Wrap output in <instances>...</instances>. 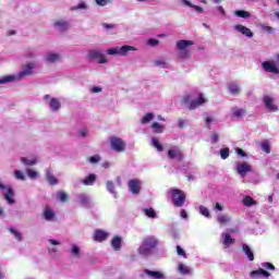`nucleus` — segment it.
Returning <instances> with one entry per match:
<instances>
[{
    "instance_id": "obj_32",
    "label": "nucleus",
    "mask_w": 279,
    "mask_h": 279,
    "mask_svg": "<svg viewBox=\"0 0 279 279\" xmlns=\"http://www.w3.org/2000/svg\"><path fill=\"white\" fill-rule=\"evenodd\" d=\"M228 89L230 90L231 95H239V93H241V88L236 83H231Z\"/></svg>"
},
{
    "instance_id": "obj_52",
    "label": "nucleus",
    "mask_w": 279,
    "mask_h": 279,
    "mask_svg": "<svg viewBox=\"0 0 279 279\" xmlns=\"http://www.w3.org/2000/svg\"><path fill=\"white\" fill-rule=\"evenodd\" d=\"M14 175L17 180H25V175L23 174V172H21V170H16L14 172Z\"/></svg>"
},
{
    "instance_id": "obj_1",
    "label": "nucleus",
    "mask_w": 279,
    "mask_h": 279,
    "mask_svg": "<svg viewBox=\"0 0 279 279\" xmlns=\"http://www.w3.org/2000/svg\"><path fill=\"white\" fill-rule=\"evenodd\" d=\"M170 194L172 195L173 206L177 208H182L186 202V194L180 189H172Z\"/></svg>"
},
{
    "instance_id": "obj_31",
    "label": "nucleus",
    "mask_w": 279,
    "mask_h": 279,
    "mask_svg": "<svg viewBox=\"0 0 279 279\" xmlns=\"http://www.w3.org/2000/svg\"><path fill=\"white\" fill-rule=\"evenodd\" d=\"M57 199L62 203L69 202V194L64 191H59L57 192Z\"/></svg>"
},
{
    "instance_id": "obj_58",
    "label": "nucleus",
    "mask_w": 279,
    "mask_h": 279,
    "mask_svg": "<svg viewBox=\"0 0 279 279\" xmlns=\"http://www.w3.org/2000/svg\"><path fill=\"white\" fill-rule=\"evenodd\" d=\"M181 5H185L186 8H193V3L189 0H180Z\"/></svg>"
},
{
    "instance_id": "obj_35",
    "label": "nucleus",
    "mask_w": 279,
    "mask_h": 279,
    "mask_svg": "<svg viewBox=\"0 0 279 279\" xmlns=\"http://www.w3.org/2000/svg\"><path fill=\"white\" fill-rule=\"evenodd\" d=\"M217 221L220 223V226H226V223H230V217L226 215H219L217 217Z\"/></svg>"
},
{
    "instance_id": "obj_38",
    "label": "nucleus",
    "mask_w": 279,
    "mask_h": 279,
    "mask_svg": "<svg viewBox=\"0 0 279 279\" xmlns=\"http://www.w3.org/2000/svg\"><path fill=\"white\" fill-rule=\"evenodd\" d=\"M14 80H16V77L14 75L2 76L0 78V84H8L10 82H14Z\"/></svg>"
},
{
    "instance_id": "obj_41",
    "label": "nucleus",
    "mask_w": 279,
    "mask_h": 279,
    "mask_svg": "<svg viewBox=\"0 0 279 279\" xmlns=\"http://www.w3.org/2000/svg\"><path fill=\"white\" fill-rule=\"evenodd\" d=\"M9 232H11V234H13L17 241H23V235L16 229L10 228Z\"/></svg>"
},
{
    "instance_id": "obj_42",
    "label": "nucleus",
    "mask_w": 279,
    "mask_h": 279,
    "mask_svg": "<svg viewBox=\"0 0 279 279\" xmlns=\"http://www.w3.org/2000/svg\"><path fill=\"white\" fill-rule=\"evenodd\" d=\"M220 156L222 158V160H226L227 158H229L230 156V148H222L220 149Z\"/></svg>"
},
{
    "instance_id": "obj_9",
    "label": "nucleus",
    "mask_w": 279,
    "mask_h": 279,
    "mask_svg": "<svg viewBox=\"0 0 279 279\" xmlns=\"http://www.w3.org/2000/svg\"><path fill=\"white\" fill-rule=\"evenodd\" d=\"M168 158H170V160L177 159L179 162H182V160H184V154H182L180 148L174 147L168 150Z\"/></svg>"
},
{
    "instance_id": "obj_15",
    "label": "nucleus",
    "mask_w": 279,
    "mask_h": 279,
    "mask_svg": "<svg viewBox=\"0 0 279 279\" xmlns=\"http://www.w3.org/2000/svg\"><path fill=\"white\" fill-rule=\"evenodd\" d=\"M234 28L240 32V34H243V36H247V38H253L254 33H252V29L247 28L246 26H243L241 24H238L234 26Z\"/></svg>"
},
{
    "instance_id": "obj_61",
    "label": "nucleus",
    "mask_w": 279,
    "mask_h": 279,
    "mask_svg": "<svg viewBox=\"0 0 279 279\" xmlns=\"http://www.w3.org/2000/svg\"><path fill=\"white\" fill-rule=\"evenodd\" d=\"M236 154H238V156L245 158V150H243L242 148H236Z\"/></svg>"
},
{
    "instance_id": "obj_4",
    "label": "nucleus",
    "mask_w": 279,
    "mask_h": 279,
    "mask_svg": "<svg viewBox=\"0 0 279 279\" xmlns=\"http://www.w3.org/2000/svg\"><path fill=\"white\" fill-rule=\"evenodd\" d=\"M110 145L111 149L113 151H118V154H121L122 151H125V142L121 140V137L118 136H111L110 137Z\"/></svg>"
},
{
    "instance_id": "obj_11",
    "label": "nucleus",
    "mask_w": 279,
    "mask_h": 279,
    "mask_svg": "<svg viewBox=\"0 0 279 279\" xmlns=\"http://www.w3.org/2000/svg\"><path fill=\"white\" fill-rule=\"evenodd\" d=\"M263 101L267 110L270 112H278V106L274 105V98L270 96H264Z\"/></svg>"
},
{
    "instance_id": "obj_29",
    "label": "nucleus",
    "mask_w": 279,
    "mask_h": 279,
    "mask_svg": "<svg viewBox=\"0 0 279 279\" xmlns=\"http://www.w3.org/2000/svg\"><path fill=\"white\" fill-rule=\"evenodd\" d=\"M138 252L142 256H149L151 254V248L142 243V245L138 248Z\"/></svg>"
},
{
    "instance_id": "obj_54",
    "label": "nucleus",
    "mask_w": 279,
    "mask_h": 279,
    "mask_svg": "<svg viewBox=\"0 0 279 279\" xmlns=\"http://www.w3.org/2000/svg\"><path fill=\"white\" fill-rule=\"evenodd\" d=\"M97 5H100V7H105V5H108V3H110V0H95Z\"/></svg>"
},
{
    "instance_id": "obj_53",
    "label": "nucleus",
    "mask_w": 279,
    "mask_h": 279,
    "mask_svg": "<svg viewBox=\"0 0 279 279\" xmlns=\"http://www.w3.org/2000/svg\"><path fill=\"white\" fill-rule=\"evenodd\" d=\"M260 27L264 32H267L268 34H271V32H274V27L271 26H266L265 24H262Z\"/></svg>"
},
{
    "instance_id": "obj_43",
    "label": "nucleus",
    "mask_w": 279,
    "mask_h": 279,
    "mask_svg": "<svg viewBox=\"0 0 279 279\" xmlns=\"http://www.w3.org/2000/svg\"><path fill=\"white\" fill-rule=\"evenodd\" d=\"M71 254H72V256H74V258H78V256H80V246H77L76 244H73Z\"/></svg>"
},
{
    "instance_id": "obj_28",
    "label": "nucleus",
    "mask_w": 279,
    "mask_h": 279,
    "mask_svg": "<svg viewBox=\"0 0 279 279\" xmlns=\"http://www.w3.org/2000/svg\"><path fill=\"white\" fill-rule=\"evenodd\" d=\"M151 128L155 134H162V132H165V125L158 122H153Z\"/></svg>"
},
{
    "instance_id": "obj_17",
    "label": "nucleus",
    "mask_w": 279,
    "mask_h": 279,
    "mask_svg": "<svg viewBox=\"0 0 279 279\" xmlns=\"http://www.w3.org/2000/svg\"><path fill=\"white\" fill-rule=\"evenodd\" d=\"M231 112H232V117H234L235 119H243V117L247 114V111L245 109H241L239 107L232 108Z\"/></svg>"
},
{
    "instance_id": "obj_16",
    "label": "nucleus",
    "mask_w": 279,
    "mask_h": 279,
    "mask_svg": "<svg viewBox=\"0 0 279 279\" xmlns=\"http://www.w3.org/2000/svg\"><path fill=\"white\" fill-rule=\"evenodd\" d=\"M143 244L146 245V247L154 250V247L158 246V240L154 236H149L143 240Z\"/></svg>"
},
{
    "instance_id": "obj_22",
    "label": "nucleus",
    "mask_w": 279,
    "mask_h": 279,
    "mask_svg": "<svg viewBox=\"0 0 279 279\" xmlns=\"http://www.w3.org/2000/svg\"><path fill=\"white\" fill-rule=\"evenodd\" d=\"M53 26L58 27V29H60V32H66V29H69V22H66L64 20H59L53 23Z\"/></svg>"
},
{
    "instance_id": "obj_18",
    "label": "nucleus",
    "mask_w": 279,
    "mask_h": 279,
    "mask_svg": "<svg viewBox=\"0 0 279 279\" xmlns=\"http://www.w3.org/2000/svg\"><path fill=\"white\" fill-rule=\"evenodd\" d=\"M49 108L52 110V112H58V110L62 108V104H60L58 98H51L49 101Z\"/></svg>"
},
{
    "instance_id": "obj_13",
    "label": "nucleus",
    "mask_w": 279,
    "mask_h": 279,
    "mask_svg": "<svg viewBox=\"0 0 279 279\" xmlns=\"http://www.w3.org/2000/svg\"><path fill=\"white\" fill-rule=\"evenodd\" d=\"M250 276L253 279L260 278V276H264V278H269V276H271V274L263 268H259L257 270H252L250 272Z\"/></svg>"
},
{
    "instance_id": "obj_6",
    "label": "nucleus",
    "mask_w": 279,
    "mask_h": 279,
    "mask_svg": "<svg viewBox=\"0 0 279 279\" xmlns=\"http://www.w3.org/2000/svg\"><path fill=\"white\" fill-rule=\"evenodd\" d=\"M88 59L89 60H98L99 64H106L108 62V59H106V56L101 53L99 50H90L88 52Z\"/></svg>"
},
{
    "instance_id": "obj_2",
    "label": "nucleus",
    "mask_w": 279,
    "mask_h": 279,
    "mask_svg": "<svg viewBox=\"0 0 279 279\" xmlns=\"http://www.w3.org/2000/svg\"><path fill=\"white\" fill-rule=\"evenodd\" d=\"M206 99L204 98V94H199L198 98L191 101L190 95H184L182 98L183 104H190L189 110H195L196 108H199V106H204L206 104Z\"/></svg>"
},
{
    "instance_id": "obj_12",
    "label": "nucleus",
    "mask_w": 279,
    "mask_h": 279,
    "mask_svg": "<svg viewBox=\"0 0 279 279\" xmlns=\"http://www.w3.org/2000/svg\"><path fill=\"white\" fill-rule=\"evenodd\" d=\"M106 239H108V232H106L101 229L95 230L94 241H96L97 243H104V241H106Z\"/></svg>"
},
{
    "instance_id": "obj_63",
    "label": "nucleus",
    "mask_w": 279,
    "mask_h": 279,
    "mask_svg": "<svg viewBox=\"0 0 279 279\" xmlns=\"http://www.w3.org/2000/svg\"><path fill=\"white\" fill-rule=\"evenodd\" d=\"M192 8H193L194 10H196L198 13L204 12V8H202V7H199V5L192 4Z\"/></svg>"
},
{
    "instance_id": "obj_30",
    "label": "nucleus",
    "mask_w": 279,
    "mask_h": 279,
    "mask_svg": "<svg viewBox=\"0 0 279 279\" xmlns=\"http://www.w3.org/2000/svg\"><path fill=\"white\" fill-rule=\"evenodd\" d=\"M144 274H146V276H150L151 278H155V279L162 278V272H160V271H154V270L145 269Z\"/></svg>"
},
{
    "instance_id": "obj_27",
    "label": "nucleus",
    "mask_w": 279,
    "mask_h": 279,
    "mask_svg": "<svg viewBox=\"0 0 279 279\" xmlns=\"http://www.w3.org/2000/svg\"><path fill=\"white\" fill-rule=\"evenodd\" d=\"M242 204L243 206L250 207V206H256V204L258 203L254 201L252 196H244V198L242 199Z\"/></svg>"
},
{
    "instance_id": "obj_49",
    "label": "nucleus",
    "mask_w": 279,
    "mask_h": 279,
    "mask_svg": "<svg viewBox=\"0 0 279 279\" xmlns=\"http://www.w3.org/2000/svg\"><path fill=\"white\" fill-rule=\"evenodd\" d=\"M263 267H264L265 269H269L270 271H276V266H274V264H271V263H269V262L264 263V264H263Z\"/></svg>"
},
{
    "instance_id": "obj_37",
    "label": "nucleus",
    "mask_w": 279,
    "mask_h": 279,
    "mask_svg": "<svg viewBox=\"0 0 279 279\" xmlns=\"http://www.w3.org/2000/svg\"><path fill=\"white\" fill-rule=\"evenodd\" d=\"M235 16H239V19H250L251 14L250 12L245 10H238L234 12Z\"/></svg>"
},
{
    "instance_id": "obj_14",
    "label": "nucleus",
    "mask_w": 279,
    "mask_h": 279,
    "mask_svg": "<svg viewBox=\"0 0 279 279\" xmlns=\"http://www.w3.org/2000/svg\"><path fill=\"white\" fill-rule=\"evenodd\" d=\"M34 74V63H27L22 72L19 73V77H28Z\"/></svg>"
},
{
    "instance_id": "obj_33",
    "label": "nucleus",
    "mask_w": 279,
    "mask_h": 279,
    "mask_svg": "<svg viewBox=\"0 0 279 279\" xmlns=\"http://www.w3.org/2000/svg\"><path fill=\"white\" fill-rule=\"evenodd\" d=\"M47 62H50V64H53V62H58L60 60V54L58 53H48L46 57Z\"/></svg>"
},
{
    "instance_id": "obj_56",
    "label": "nucleus",
    "mask_w": 279,
    "mask_h": 279,
    "mask_svg": "<svg viewBox=\"0 0 279 279\" xmlns=\"http://www.w3.org/2000/svg\"><path fill=\"white\" fill-rule=\"evenodd\" d=\"M211 143L213 145H216V143H219V135L217 133L211 134Z\"/></svg>"
},
{
    "instance_id": "obj_57",
    "label": "nucleus",
    "mask_w": 279,
    "mask_h": 279,
    "mask_svg": "<svg viewBox=\"0 0 279 279\" xmlns=\"http://www.w3.org/2000/svg\"><path fill=\"white\" fill-rule=\"evenodd\" d=\"M166 65L167 63L165 62V60L155 61V66H161L162 69H165Z\"/></svg>"
},
{
    "instance_id": "obj_64",
    "label": "nucleus",
    "mask_w": 279,
    "mask_h": 279,
    "mask_svg": "<svg viewBox=\"0 0 279 279\" xmlns=\"http://www.w3.org/2000/svg\"><path fill=\"white\" fill-rule=\"evenodd\" d=\"M102 27H105V29H112L114 27V24L104 23Z\"/></svg>"
},
{
    "instance_id": "obj_44",
    "label": "nucleus",
    "mask_w": 279,
    "mask_h": 279,
    "mask_svg": "<svg viewBox=\"0 0 279 279\" xmlns=\"http://www.w3.org/2000/svg\"><path fill=\"white\" fill-rule=\"evenodd\" d=\"M262 149H263V151H265L266 154H271V146H270L269 143H267V142H263V143H262Z\"/></svg>"
},
{
    "instance_id": "obj_25",
    "label": "nucleus",
    "mask_w": 279,
    "mask_h": 279,
    "mask_svg": "<svg viewBox=\"0 0 279 279\" xmlns=\"http://www.w3.org/2000/svg\"><path fill=\"white\" fill-rule=\"evenodd\" d=\"M96 181H97V175L92 173L87 178H85V180H83V184L85 186H93V184H95Z\"/></svg>"
},
{
    "instance_id": "obj_39",
    "label": "nucleus",
    "mask_w": 279,
    "mask_h": 279,
    "mask_svg": "<svg viewBox=\"0 0 279 279\" xmlns=\"http://www.w3.org/2000/svg\"><path fill=\"white\" fill-rule=\"evenodd\" d=\"M153 145L154 147H156L157 151H165V147L162 146V144H160V141H158V138L153 137Z\"/></svg>"
},
{
    "instance_id": "obj_48",
    "label": "nucleus",
    "mask_w": 279,
    "mask_h": 279,
    "mask_svg": "<svg viewBox=\"0 0 279 279\" xmlns=\"http://www.w3.org/2000/svg\"><path fill=\"white\" fill-rule=\"evenodd\" d=\"M177 254H178V256H182L183 258L187 257L186 252L183 251L182 246H180V245H177Z\"/></svg>"
},
{
    "instance_id": "obj_51",
    "label": "nucleus",
    "mask_w": 279,
    "mask_h": 279,
    "mask_svg": "<svg viewBox=\"0 0 279 279\" xmlns=\"http://www.w3.org/2000/svg\"><path fill=\"white\" fill-rule=\"evenodd\" d=\"M107 190L109 193H114V183L112 181H107Z\"/></svg>"
},
{
    "instance_id": "obj_23",
    "label": "nucleus",
    "mask_w": 279,
    "mask_h": 279,
    "mask_svg": "<svg viewBox=\"0 0 279 279\" xmlns=\"http://www.w3.org/2000/svg\"><path fill=\"white\" fill-rule=\"evenodd\" d=\"M122 239L119 235H114L113 239L111 240V245L116 252H119L121 250V243Z\"/></svg>"
},
{
    "instance_id": "obj_34",
    "label": "nucleus",
    "mask_w": 279,
    "mask_h": 279,
    "mask_svg": "<svg viewBox=\"0 0 279 279\" xmlns=\"http://www.w3.org/2000/svg\"><path fill=\"white\" fill-rule=\"evenodd\" d=\"M21 162H23V165H25L26 167H34V165H37L38 159H27L25 157H22Z\"/></svg>"
},
{
    "instance_id": "obj_46",
    "label": "nucleus",
    "mask_w": 279,
    "mask_h": 279,
    "mask_svg": "<svg viewBox=\"0 0 279 279\" xmlns=\"http://www.w3.org/2000/svg\"><path fill=\"white\" fill-rule=\"evenodd\" d=\"M199 213L204 217H207V218L210 217V211L204 205H201Z\"/></svg>"
},
{
    "instance_id": "obj_36",
    "label": "nucleus",
    "mask_w": 279,
    "mask_h": 279,
    "mask_svg": "<svg viewBox=\"0 0 279 279\" xmlns=\"http://www.w3.org/2000/svg\"><path fill=\"white\" fill-rule=\"evenodd\" d=\"M153 120H154V113L148 112V113H146V114L142 118L141 123H142V125H146V123H149V122L153 121Z\"/></svg>"
},
{
    "instance_id": "obj_10",
    "label": "nucleus",
    "mask_w": 279,
    "mask_h": 279,
    "mask_svg": "<svg viewBox=\"0 0 279 279\" xmlns=\"http://www.w3.org/2000/svg\"><path fill=\"white\" fill-rule=\"evenodd\" d=\"M262 69L266 71V73H274L275 75L279 74V69L272 62L264 61L262 63Z\"/></svg>"
},
{
    "instance_id": "obj_5",
    "label": "nucleus",
    "mask_w": 279,
    "mask_h": 279,
    "mask_svg": "<svg viewBox=\"0 0 279 279\" xmlns=\"http://www.w3.org/2000/svg\"><path fill=\"white\" fill-rule=\"evenodd\" d=\"M236 173H239L241 178H245L247 173H252V166L247 162H238Z\"/></svg>"
},
{
    "instance_id": "obj_62",
    "label": "nucleus",
    "mask_w": 279,
    "mask_h": 279,
    "mask_svg": "<svg viewBox=\"0 0 279 279\" xmlns=\"http://www.w3.org/2000/svg\"><path fill=\"white\" fill-rule=\"evenodd\" d=\"M205 121H206V124H207V130H210V123H213V118H210V117H207L206 119H205Z\"/></svg>"
},
{
    "instance_id": "obj_7",
    "label": "nucleus",
    "mask_w": 279,
    "mask_h": 279,
    "mask_svg": "<svg viewBox=\"0 0 279 279\" xmlns=\"http://www.w3.org/2000/svg\"><path fill=\"white\" fill-rule=\"evenodd\" d=\"M5 189L7 192L3 193L4 199H7L8 204H15L16 201H14V190H12V186H5L2 183H0V190L5 191Z\"/></svg>"
},
{
    "instance_id": "obj_55",
    "label": "nucleus",
    "mask_w": 279,
    "mask_h": 279,
    "mask_svg": "<svg viewBox=\"0 0 279 279\" xmlns=\"http://www.w3.org/2000/svg\"><path fill=\"white\" fill-rule=\"evenodd\" d=\"M99 160H101V158L99 156H97V155L96 156H92L89 158V162H92L93 165L99 162Z\"/></svg>"
},
{
    "instance_id": "obj_3",
    "label": "nucleus",
    "mask_w": 279,
    "mask_h": 279,
    "mask_svg": "<svg viewBox=\"0 0 279 279\" xmlns=\"http://www.w3.org/2000/svg\"><path fill=\"white\" fill-rule=\"evenodd\" d=\"M193 45H195L193 40L181 39L177 41V49L178 51H182V58H191V51L186 50V48L193 47Z\"/></svg>"
},
{
    "instance_id": "obj_50",
    "label": "nucleus",
    "mask_w": 279,
    "mask_h": 279,
    "mask_svg": "<svg viewBox=\"0 0 279 279\" xmlns=\"http://www.w3.org/2000/svg\"><path fill=\"white\" fill-rule=\"evenodd\" d=\"M109 56H119V48H110L107 50Z\"/></svg>"
},
{
    "instance_id": "obj_26",
    "label": "nucleus",
    "mask_w": 279,
    "mask_h": 279,
    "mask_svg": "<svg viewBox=\"0 0 279 279\" xmlns=\"http://www.w3.org/2000/svg\"><path fill=\"white\" fill-rule=\"evenodd\" d=\"M242 251L244 252L245 256H247L248 260H254V253L252 252L250 245L243 244Z\"/></svg>"
},
{
    "instance_id": "obj_21",
    "label": "nucleus",
    "mask_w": 279,
    "mask_h": 279,
    "mask_svg": "<svg viewBox=\"0 0 279 279\" xmlns=\"http://www.w3.org/2000/svg\"><path fill=\"white\" fill-rule=\"evenodd\" d=\"M43 215H44V219H46V221H52V219L56 218V213H53L51 210V207H49V206L45 207V210H44Z\"/></svg>"
},
{
    "instance_id": "obj_60",
    "label": "nucleus",
    "mask_w": 279,
    "mask_h": 279,
    "mask_svg": "<svg viewBox=\"0 0 279 279\" xmlns=\"http://www.w3.org/2000/svg\"><path fill=\"white\" fill-rule=\"evenodd\" d=\"M160 41L158 39H149L148 40V45H150L151 47H156V45H158Z\"/></svg>"
},
{
    "instance_id": "obj_45",
    "label": "nucleus",
    "mask_w": 279,
    "mask_h": 279,
    "mask_svg": "<svg viewBox=\"0 0 279 279\" xmlns=\"http://www.w3.org/2000/svg\"><path fill=\"white\" fill-rule=\"evenodd\" d=\"M178 269H179L180 274H183V275H186L190 272L189 267L184 264H179Z\"/></svg>"
},
{
    "instance_id": "obj_20",
    "label": "nucleus",
    "mask_w": 279,
    "mask_h": 279,
    "mask_svg": "<svg viewBox=\"0 0 279 279\" xmlns=\"http://www.w3.org/2000/svg\"><path fill=\"white\" fill-rule=\"evenodd\" d=\"M222 239V244L225 245V247H230V245H234V243H236V240L232 239V236H230V233H223Z\"/></svg>"
},
{
    "instance_id": "obj_40",
    "label": "nucleus",
    "mask_w": 279,
    "mask_h": 279,
    "mask_svg": "<svg viewBox=\"0 0 279 279\" xmlns=\"http://www.w3.org/2000/svg\"><path fill=\"white\" fill-rule=\"evenodd\" d=\"M144 213L149 219H156V210H154V208H145Z\"/></svg>"
},
{
    "instance_id": "obj_59",
    "label": "nucleus",
    "mask_w": 279,
    "mask_h": 279,
    "mask_svg": "<svg viewBox=\"0 0 279 279\" xmlns=\"http://www.w3.org/2000/svg\"><path fill=\"white\" fill-rule=\"evenodd\" d=\"M74 10H86V3L81 2L77 4V7L74 8Z\"/></svg>"
},
{
    "instance_id": "obj_19",
    "label": "nucleus",
    "mask_w": 279,
    "mask_h": 279,
    "mask_svg": "<svg viewBox=\"0 0 279 279\" xmlns=\"http://www.w3.org/2000/svg\"><path fill=\"white\" fill-rule=\"evenodd\" d=\"M46 180L50 186H56L58 184V179L53 177V173H51V169L46 170Z\"/></svg>"
},
{
    "instance_id": "obj_24",
    "label": "nucleus",
    "mask_w": 279,
    "mask_h": 279,
    "mask_svg": "<svg viewBox=\"0 0 279 279\" xmlns=\"http://www.w3.org/2000/svg\"><path fill=\"white\" fill-rule=\"evenodd\" d=\"M119 49V56H128L130 51H136V48L133 46H122Z\"/></svg>"
},
{
    "instance_id": "obj_8",
    "label": "nucleus",
    "mask_w": 279,
    "mask_h": 279,
    "mask_svg": "<svg viewBox=\"0 0 279 279\" xmlns=\"http://www.w3.org/2000/svg\"><path fill=\"white\" fill-rule=\"evenodd\" d=\"M128 186L133 195H138V193H141V181L138 179L129 180Z\"/></svg>"
},
{
    "instance_id": "obj_47",
    "label": "nucleus",
    "mask_w": 279,
    "mask_h": 279,
    "mask_svg": "<svg viewBox=\"0 0 279 279\" xmlns=\"http://www.w3.org/2000/svg\"><path fill=\"white\" fill-rule=\"evenodd\" d=\"M26 173H27L28 178H31V180H36V178H38V172H36L32 169H27Z\"/></svg>"
}]
</instances>
